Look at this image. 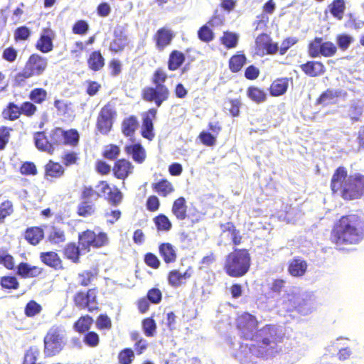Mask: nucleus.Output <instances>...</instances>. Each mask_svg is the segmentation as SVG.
<instances>
[{"label":"nucleus","instance_id":"f257e3e1","mask_svg":"<svg viewBox=\"0 0 364 364\" xmlns=\"http://www.w3.org/2000/svg\"><path fill=\"white\" fill-rule=\"evenodd\" d=\"M364 239V218L357 213H348L337 220L331 229L330 240L335 245H355Z\"/></svg>","mask_w":364,"mask_h":364},{"label":"nucleus","instance_id":"f03ea898","mask_svg":"<svg viewBox=\"0 0 364 364\" xmlns=\"http://www.w3.org/2000/svg\"><path fill=\"white\" fill-rule=\"evenodd\" d=\"M168 78L166 70L161 67L157 68L151 77L152 85L146 86L141 90V99L154 104L157 107H161L171 96V90L165 84Z\"/></svg>","mask_w":364,"mask_h":364},{"label":"nucleus","instance_id":"7ed1b4c3","mask_svg":"<svg viewBox=\"0 0 364 364\" xmlns=\"http://www.w3.org/2000/svg\"><path fill=\"white\" fill-rule=\"evenodd\" d=\"M252 341L254 343L250 345V350L257 357L268 358L279 351V337L272 326L267 325L259 329Z\"/></svg>","mask_w":364,"mask_h":364},{"label":"nucleus","instance_id":"20e7f679","mask_svg":"<svg viewBox=\"0 0 364 364\" xmlns=\"http://www.w3.org/2000/svg\"><path fill=\"white\" fill-rule=\"evenodd\" d=\"M251 266V256L245 248H234L226 255L223 269L227 275L232 278L245 276Z\"/></svg>","mask_w":364,"mask_h":364},{"label":"nucleus","instance_id":"39448f33","mask_svg":"<svg viewBox=\"0 0 364 364\" xmlns=\"http://www.w3.org/2000/svg\"><path fill=\"white\" fill-rule=\"evenodd\" d=\"M48 67V60L38 53L31 54L23 68L14 76V82L18 86H22L26 81L33 77L43 75Z\"/></svg>","mask_w":364,"mask_h":364},{"label":"nucleus","instance_id":"423d86ee","mask_svg":"<svg viewBox=\"0 0 364 364\" xmlns=\"http://www.w3.org/2000/svg\"><path fill=\"white\" fill-rule=\"evenodd\" d=\"M64 330L62 326L54 325L46 332L43 338V353L45 358H53L58 355L63 350Z\"/></svg>","mask_w":364,"mask_h":364},{"label":"nucleus","instance_id":"0eeeda50","mask_svg":"<svg viewBox=\"0 0 364 364\" xmlns=\"http://www.w3.org/2000/svg\"><path fill=\"white\" fill-rule=\"evenodd\" d=\"M101 197V193L95 191L92 186H84L80 193V201L76 209L77 215L82 218L94 215L97 210L94 200Z\"/></svg>","mask_w":364,"mask_h":364},{"label":"nucleus","instance_id":"6e6552de","mask_svg":"<svg viewBox=\"0 0 364 364\" xmlns=\"http://www.w3.org/2000/svg\"><path fill=\"white\" fill-rule=\"evenodd\" d=\"M78 244L82 251L89 252L92 248L99 249L109 244V237L103 231L96 233L94 230L87 229L78 234Z\"/></svg>","mask_w":364,"mask_h":364},{"label":"nucleus","instance_id":"1a4fd4ad","mask_svg":"<svg viewBox=\"0 0 364 364\" xmlns=\"http://www.w3.org/2000/svg\"><path fill=\"white\" fill-rule=\"evenodd\" d=\"M117 112L113 103L109 102L100 109L96 119L95 129L102 135H107L112 129Z\"/></svg>","mask_w":364,"mask_h":364},{"label":"nucleus","instance_id":"9d476101","mask_svg":"<svg viewBox=\"0 0 364 364\" xmlns=\"http://www.w3.org/2000/svg\"><path fill=\"white\" fill-rule=\"evenodd\" d=\"M97 287L88 289L85 291L80 290L75 293L73 297L74 305L80 309H87L89 312L99 310Z\"/></svg>","mask_w":364,"mask_h":364},{"label":"nucleus","instance_id":"9b49d317","mask_svg":"<svg viewBox=\"0 0 364 364\" xmlns=\"http://www.w3.org/2000/svg\"><path fill=\"white\" fill-rule=\"evenodd\" d=\"M236 326L242 337L246 340L252 341L259 331L257 318L247 312L242 313L237 318Z\"/></svg>","mask_w":364,"mask_h":364},{"label":"nucleus","instance_id":"f8f14e48","mask_svg":"<svg viewBox=\"0 0 364 364\" xmlns=\"http://www.w3.org/2000/svg\"><path fill=\"white\" fill-rule=\"evenodd\" d=\"M337 52V47L331 41H323L321 37H316L311 41L308 46V53L311 58L322 55L323 57H332Z\"/></svg>","mask_w":364,"mask_h":364},{"label":"nucleus","instance_id":"ddd939ff","mask_svg":"<svg viewBox=\"0 0 364 364\" xmlns=\"http://www.w3.org/2000/svg\"><path fill=\"white\" fill-rule=\"evenodd\" d=\"M364 196V175L355 173L349 175V181L343 196L346 200L360 199Z\"/></svg>","mask_w":364,"mask_h":364},{"label":"nucleus","instance_id":"4468645a","mask_svg":"<svg viewBox=\"0 0 364 364\" xmlns=\"http://www.w3.org/2000/svg\"><path fill=\"white\" fill-rule=\"evenodd\" d=\"M348 181L347 168L343 166L336 168L331 179L330 188L332 193H338L343 198Z\"/></svg>","mask_w":364,"mask_h":364},{"label":"nucleus","instance_id":"2eb2a0df","mask_svg":"<svg viewBox=\"0 0 364 364\" xmlns=\"http://www.w3.org/2000/svg\"><path fill=\"white\" fill-rule=\"evenodd\" d=\"M278 49L277 43H273L267 34L262 33L255 40V53L258 55H273Z\"/></svg>","mask_w":364,"mask_h":364},{"label":"nucleus","instance_id":"dca6fc26","mask_svg":"<svg viewBox=\"0 0 364 364\" xmlns=\"http://www.w3.org/2000/svg\"><path fill=\"white\" fill-rule=\"evenodd\" d=\"M96 188H100L99 193H101L102 196L107 193L106 199L111 205L117 206L122 203L123 193L117 186L111 188L107 181H100Z\"/></svg>","mask_w":364,"mask_h":364},{"label":"nucleus","instance_id":"f3484780","mask_svg":"<svg viewBox=\"0 0 364 364\" xmlns=\"http://www.w3.org/2000/svg\"><path fill=\"white\" fill-rule=\"evenodd\" d=\"M156 114L157 109L154 107L142 114L141 135L149 141H151L155 136L153 121L156 119Z\"/></svg>","mask_w":364,"mask_h":364},{"label":"nucleus","instance_id":"a211bd4d","mask_svg":"<svg viewBox=\"0 0 364 364\" xmlns=\"http://www.w3.org/2000/svg\"><path fill=\"white\" fill-rule=\"evenodd\" d=\"M134 166L131 161L126 159H117L112 168L114 177L119 180L125 181L134 173Z\"/></svg>","mask_w":364,"mask_h":364},{"label":"nucleus","instance_id":"6ab92c4d","mask_svg":"<svg viewBox=\"0 0 364 364\" xmlns=\"http://www.w3.org/2000/svg\"><path fill=\"white\" fill-rule=\"evenodd\" d=\"M55 36V32L50 27L44 28L36 41V49L43 53L50 52L53 49V41Z\"/></svg>","mask_w":364,"mask_h":364},{"label":"nucleus","instance_id":"aec40b11","mask_svg":"<svg viewBox=\"0 0 364 364\" xmlns=\"http://www.w3.org/2000/svg\"><path fill=\"white\" fill-rule=\"evenodd\" d=\"M129 38L124 31L117 28L114 30L113 39L109 45V50L112 54H118L123 52L129 45Z\"/></svg>","mask_w":364,"mask_h":364},{"label":"nucleus","instance_id":"412c9836","mask_svg":"<svg viewBox=\"0 0 364 364\" xmlns=\"http://www.w3.org/2000/svg\"><path fill=\"white\" fill-rule=\"evenodd\" d=\"M347 92L342 90H334L328 88L323 91L315 101V105L323 107L329 105L336 104L341 97H345Z\"/></svg>","mask_w":364,"mask_h":364},{"label":"nucleus","instance_id":"4be33fe9","mask_svg":"<svg viewBox=\"0 0 364 364\" xmlns=\"http://www.w3.org/2000/svg\"><path fill=\"white\" fill-rule=\"evenodd\" d=\"M296 288L292 287L290 292L285 294V300L284 304L287 306V311H301V309L306 304V299L296 291Z\"/></svg>","mask_w":364,"mask_h":364},{"label":"nucleus","instance_id":"5701e85b","mask_svg":"<svg viewBox=\"0 0 364 364\" xmlns=\"http://www.w3.org/2000/svg\"><path fill=\"white\" fill-rule=\"evenodd\" d=\"M193 274V268L188 267L183 273H181L178 269H172L167 274V281L168 284L174 288L185 284L186 280L190 279Z\"/></svg>","mask_w":364,"mask_h":364},{"label":"nucleus","instance_id":"b1692460","mask_svg":"<svg viewBox=\"0 0 364 364\" xmlns=\"http://www.w3.org/2000/svg\"><path fill=\"white\" fill-rule=\"evenodd\" d=\"M65 168L59 162L52 159L44 166V178L48 181L59 179L65 176Z\"/></svg>","mask_w":364,"mask_h":364},{"label":"nucleus","instance_id":"393cba45","mask_svg":"<svg viewBox=\"0 0 364 364\" xmlns=\"http://www.w3.org/2000/svg\"><path fill=\"white\" fill-rule=\"evenodd\" d=\"M40 260L46 266L59 271L63 270V262L60 255L55 251L42 252L39 255Z\"/></svg>","mask_w":364,"mask_h":364},{"label":"nucleus","instance_id":"a878e982","mask_svg":"<svg viewBox=\"0 0 364 364\" xmlns=\"http://www.w3.org/2000/svg\"><path fill=\"white\" fill-rule=\"evenodd\" d=\"M308 263L301 257H295L290 259L287 265V272L293 277H301L307 272Z\"/></svg>","mask_w":364,"mask_h":364},{"label":"nucleus","instance_id":"bb28decb","mask_svg":"<svg viewBox=\"0 0 364 364\" xmlns=\"http://www.w3.org/2000/svg\"><path fill=\"white\" fill-rule=\"evenodd\" d=\"M16 272L22 279L35 278L43 274V269L38 266L21 262L17 265Z\"/></svg>","mask_w":364,"mask_h":364},{"label":"nucleus","instance_id":"cd10ccee","mask_svg":"<svg viewBox=\"0 0 364 364\" xmlns=\"http://www.w3.org/2000/svg\"><path fill=\"white\" fill-rule=\"evenodd\" d=\"M174 36L175 33L166 27L159 29L154 36L156 48L163 50L171 43Z\"/></svg>","mask_w":364,"mask_h":364},{"label":"nucleus","instance_id":"c85d7f7f","mask_svg":"<svg viewBox=\"0 0 364 364\" xmlns=\"http://www.w3.org/2000/svg\"><path fill=\"white\" fill-rule=\"evenodd\" d=\"M291 77H278L274 80L269 87V94L272 97H279L284 95L289 87Z\"/></svg>","mask_w":364,"mask_h":364},{"label":"nucleus","instance_id":"c756f323","mask_svg":"<svg viewBox=\"0 0 364 364\" xmlns=\"http://www.w3.org/2000/svg\"><path fill=\"white\" fill-rule=\"evenodd\" d=\"M301 70L308 76L316 77L326 73V67L320 61H307L300 65Z\"/></svg>","mask_w":364,"mask_h":364},{"label":"nucleus","instance_id":"7c9ffc66","mask_svg":"<svg viewBox=\"0 0 364 364\" xmlns=\"http://www.w3.org/2000/svg\"><path fill=\"white\" fill-rule=\"evenodd\" d=\"M124 151L129 156H131L133 161L136 164H142L146 159V152L144 146L140 143L127 145L124 147Z\"/></svg>","mask_w":364,"mask_h":364},{"label":"nucleus","instance_id":"2f4dec72","mask_svg":"<svg viewBox=\"0 0 364 364\" xmlns=\"http://www.w3.org/2000/svg\"><path fill=\"white\" fill-rule=\"evenodd\" d=\"M80 246L74 242L67 243L63 249V255L64 257L73 263L78 264L80 260L81 255Z\"/></svg>","mask_w":364,"mask_h":364},{"label":"nucleus","instance_id":"473e14b6","mask_svg":"<svg viewBox=\"0 0 364 364\" xmlns=\"http://www.w3.org/2000/svg\"><path fill=\"white\" fill-rule=\"evenodd\" d=\"M139 127L138 118L130 115L123 119L121 124V132L127 137H132Z\"/></svg>","mask_w":364,"mask_h":364},{"label":"nucleus","instance_id":"72a5a7b5","mask_svg":"<svg viewBox=\"0 0 364 364\" xmlns=\"http://www.w3.org/2000/svg\"><path fill=\"white\" fill-rule=\"evenodd\" d=\"M171 212L178 220H184L188 217V206L184 197L176 198L172 204Z\"/></svg>","mask_w":364,"mask_h":364},{"label":"nucleus","instance_id":"f704fd0d","mask_svg":"<svg viewBox=\"0 0 364 364\" xmlns=\"http://www.w3.org/2000/svg\"><path fill=\"white\" fill-rule=\"evenodd\" d=\"M87 64L90 70L98 72L104 68L105 59L100 50H94L89 55L87 59Z\"/></svg>","mask_w":364,"mask_h":364},{"label":"nucleus","instance_id":"c9c22d12","mask_svg":"<svg viewBox=\"0 0 364 364\" xmlns=\"http://www.w3.org/2000/svg\"><path fill=\"white\" fill-rule=\"evenodd\" d=\"M153 191L161 197H167L174 192L175 188L171 182L166 178H161L151 184Z\"/></svg>","mask_w":364,"mask_h":364},{"label":"nucleus","instance_id":"e433bc0d","mask_svg":"<svg viewBox=\"0 0 364 364\" xmlns=\"http://www.w3.org/2000/svg\"><path fill=\"white\" fill-rule=\"evenodd\" d=\"M159 252L166 264L174 263L177 253L174 247L169 242H164L159 246Z\"/></svg>","mask_w":364,"mask_h":364},{"label":"nucleus","instance_id":"4c0bfd02","mask_svg":"<svg viewBox=\"0 0 364 364\" xmlns=\"http://www.w3.org/2000/svg\"><path fill=\"white\" fill-rule=\"evenodd\" d=\"M186 60L185 54L178 50H173L168 55L167 67L169 71L178 70Z\"/></svg>","mask_w":364,"mask_h":364},{"label":"nucleus","instance_id":"58836bf2","mask_svg":"<svg viewBox=\"0 0 364 364\" xmlns=\"http://www.w3.org/2000/svg\"><path fill=\"white\" fill-rule=\"evenodd\" d=\"M21 116L20 107L14 102H9L1 111V117L5 121H16Z\"/></svg>","mask_w":364,"mask_h":364},{"label":"nucleus","instance_id":"ea45409f","mask_svg":"<svg viewBox=\"0 0 364 364\" xmlns=\"http://www.w3.org/2000/svg\"><path fill=\"white\" fill-rule=\"evenodd\" d=\"M33 138L35 145L39 151L47 152L49 154H53V148L50 146L49 138L46 136L45 132H36Z\"/></svg>","mask_w":364,"mask_h":364},{"label":"nucleus","instance_id":"a19ab883","mask_svg":"<svg viewBox=\"0 0 364 364\" xmlns=\"http://www.w3.org/2000/svg\"><path fill=\"white\" fill-rule=\"evenodd\" d=\"M44 237L43 230L40 227L28 228L24 232L25 240L32 245H38Z\"/></svg>","mask_w":364,"mask_h":364},{"label":"nucleus","instance_id":"79ce46f5","mask_svg":"<svg viewBox=\"0 0 364 364\" xmlns=\"http://www.w3.org/2000/svg\"><path fill=\"white\" fill-rule=\"evenodd\" d=\"M220 228L223 233L228 232L231 235L232 242L234 245L237 246L242 243V237L232 222L220 224Z\"/></svg>","mask_w":364,"mask_h":364},{"label":"nucleus","instance_id":"37998d69","mask_svg":"<svg viewBox=\"0 0 364 364\" xmlns=\"http://www.w3.org/2000/svg\"><path fill=\"white\" fill-rule=\"evenodd\" d=\"M63 145L69 146L71 147H76L80 143V134L75 129H70L63 130Z\"/></svg>","mask_w":364,"mask_h":364},{"label":"nucleus","instance_id":"c03bdc74","mask_svg":"<svg viewBox=\"0 0 364 364\" xmlns=\"http://www.w3.org/2000/svg\"><path fill=\"white\" fill-rule=\"evenodd\" d=\"M41 350L38 346H31L24 353L21 364H43L38 362Z\"/></svg>","mask_w":364,"mask_h":364},{"label":"nucleus","instance_id":"a18cd8bd","mask_svg":"<svg viewBox=\"0 0 364 364\" xmlns=\"http://www.w3.org/2000/svg\"><path fill=\"white\" fill-rule=\"evenodd\" d=\"M61 160L62 165L65 168L78 166L80 161V153L74 150L66 151L61 156Z\"/></svg>","mask_w":364,"mask_h":364},{"label":"nucleus","instance_id":"49530a36","mask_svg":"<svg viewBox=\"0 0 364 364\" xmlns=\"http://www.w3.org/2000/svg\"><path fill=\"white\" fill-rule=\"evenodd\" d=\"M247 97L257 104H260L267 100V94L264 90L257 86H250L247 89Z\"/></svg>","mask_w":364,"mask_h":364},{"label":"nucleus","instance_id":"de8ad7c7","mask_svg":"<svg viewBox=\"0 0 364 364\" xmlns=\"http://www.w3.org/2000/svg\"><path fill=\"white\" fill-rule=\"evenodd\" d=\"M92 323V317L86 314L78 318V319L74 323L73 328L77 333H84L89 331Z\"/></svg>","mask_w":364,"mask_h":364},{"label":"nucleus","instance_id":"09e8293b","mask_svg":"<svg viewBox=\"0 0 364 364\" xmlns=\"http://www.w3.org/2000/svg\"><path fill=\"white\" fill-rule=\"evenodd\" d=\"M66 240L65 230L60 228L53 226L48 235V241L52 245H58Z\"/></svg>","mask_w":364,"mask_h":364},{"label":"nucleus","instance_id":"8fccbe9b","mask_svg":"<svg viewBox=\"0 0 364 364\" xmlns=\"http://www.w3.org/2000/svg\"><path fill=\"white\" fill-rule=\"evenodd\" d=\"M154 223L159 232H168L172 228L169 218L164 213H160L153 218Z\"/></svg>","mask_w":364,"mask_h":364},{"label":"nucleus","instance_id":"3c124183","mask_svg":"<svg viewBox=\"0 0 364 364\" xmlns=\"http://www.w3.org/2000/svg\"><path fill=\"white\" fill-rule=\"evenodd\" d=\"M247 61V58L243 53H237L230 57L229 60V69L232 73H237L241 70Z\"/></svg>","mask_w":364,"mask_h":364},{"label":"nucleus","instance_id":"603ef678","mask_svg":"<svg viewBox=\"0 0 364 364\" xmlns=\"http://www.w3.org/2000/svg\"><path fill=\"white\" fill-rule=\"evenodd\" d=\"M97 277V270H84L77 274L78 284L82 287L90 286Z\"/></svg>","mask_w":364,"mask_h":364},{"label":"nucleus","instance_id":"864d4df0","mask_svg":"<svg viewBox=\"0 0 364 364\" xmlns=\"http://www.w3.org/2000/svg\"><path fill=\"white\" fill-rule=\"evenodd\" d=\"M28 98L35 104H43L48 98V92L43 87H36L30 91Z\"/></svg>","mask_w":364,"mask_h":364},{"label":"nucleus","instance_id":"5fc2aeb1","mask_svg":"<svg viewBox=\"0 0 364 364\" xmlns=\"http://www.w3.org/2000/svg\"><path fill=\"white\" fill-rule=\"evenodd\" d=\"M0 286L3 289L16 290L20 284L18 279L14 275H4L0 277Z\"/></svg>","mask_w":364,"mask_h":364},{"label":"nucleus","instance_id":"6e6d98bb","mask_svg":"<svg viewBox=\"0 0 364 364\" xmlns=\"http://www.w3.org/2000/svg\"><path fill=\"white\" fill-rule=\"evenodd\" d=\"M49 142L50 146L53 148V153L57 147L63 145V134L62 128L55 127L49 133L48 135Z\"/></svg>","mask_w":364,"mask_h":364},{"label":"nucleus","instance_id":"4d7b16f0","mask_svg":"<svg viewBox=\"0 0 364 364\" xmlns=\"http://www.w3.org/2000/svg\"><path fill=\"white\" fill-rule=\"evenodd\" d=\"M53 105L58 114L61 116L68 115L72 111L73 103L65 100L55 99Z\"/></svg>","mask_w":364,"mask_h":364},{"label":"nucleus","instance_id":"13d9d810","mask_svg":"<svg viewBox=\"0 0 364 364\" xmlns=\"http://www.w3.org/2000/svg\"><path fill=\"white\" fill-rule=\"evenodd\" d=\"M134 358V352L131 348H125L121 350L117 355L119 364H132Z\"/></svg>","mask_w":364,"mask_h":364},{"label":"nucleus","instance_id":"bf43d9fd","mask_svg":"<svg viewBox=\"0 0 364 364\" xmlns=\"http://www.w3.org/2000/svg\"><path fill=\"white\" fill-rule=\"evenodd\" d=\"M0 264L9 270H13L15 268L14 258L8 252L7 250H0Z\"/></svg>","mask_w":364,"mask_h":364},{"label":"nucleus","instance_id":"052dcab7","mask_svg":"<svg viewBox=\"0 0 364 364\" xmlns=\"http://www.w3.org/2000/svg\"><path fill=\"white\" fill-rule=\"evenodd\" d=\"M119 154L120 148L114 144H109L106 145L102 151V156L111 161L117 160Z\"/></svg>","mask_w":364,"mask_h":364},{"label":"nucleus","instance_id":"680f3d73","mask_svg":"<svg viewBox=\"0 0 364 364\" xmlns=\"http://www.w3.org/2000/svg\"><path fill=\"white\" fill-rule=\"evenodd\" d=\"M19 107L21 115L28 118L33 117L38 112V107L36 104L31 100L22 102Z\"/></svg>","mask_w":364,"mask_h":364},{"label":"nucleus","instance_id":"e2e57ef3","mask_svg":"<svg viewBox=\"0 0 364 364\" xmlns=\"http://www.w3.org/2000/svg\"><path fill=\"white\" fill-rule=\"evenodd\" d=\"M13 128L5 125L0 126V151L6 149L11 138V133Z\"/></svg>","mask_w":364,"mask_h":364},{"label":"nucleus","instance_id":"0e129e2a","mask_svg":"<svg viewBox=\"0 0 364 364\" xmlns=\"http://www.w3.org/2000/svg\"><path fill=\"white\" fill-rule=\"evenodd\" d=\"M329 9L331 14L338 20H341L345 9L343 0H335L330 6Z\"/></svg>","mask_w":364,"mask_h":364},{"label":"nucleus","instance_id":"69168bd1","mask_svg":"<svg viewBox=\"0 0 364 364\" xmlns=\"http://www.w3.org/2000/svg\"><path fill=\"white\" fill-rule=\"evenodd\" d=\"M14 213V205L11 200H6L0 204V224L4 223L5 218Z\"/></svg>","mask_w":364,"mask_h":364},{"label":"nucleus","instance_id":"338daca9","mask_svg":"<svg viewBox=\"0 0 364 364\" xmlns=\"http://www.w3.org/2000/svg\"><path fill=\"white\" fill-rule=\"evenodd\" d=\"M41 311V305L34 300L29 301L24 308V314L27 317H34L39 314Z\"/></svg>","mask_w":364,"mask_h":364},{"label":"nucleus","instance_id":"774afa93","mask_svg":"<svg viewBox=\"0 0 364 364\" xmlns=\"http://www.w3.org/2000/svg\"><path fill=\"white\" fill-rule=\"evenodd\" d=\"M142 328L144 334L148 337L154 335L156 330V323L153 318L148 317L142 321Z\"/></svg>","mask_w":364,"mask_h":364}]
</instances>
